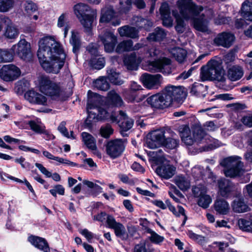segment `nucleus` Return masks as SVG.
<instances>
[{
    "mask_svg": "<svg viewBox=\"0 0 252 252\" xmlns=\"http://www.w3.org/2000/svg\"><path fill=\"white\" fill-rule=\"evenodd\" d=\"M37 57L47 72L57 74L64 64L65 54L55 36H46L39 41Z\"/></svg>",
    "mask_w": 252,
    "mask_h": 252,
    "instance_id": "1",
    "label": "nucleus"
},
{
    "mask_svg": "<svg viewBox=\"0 0 252 252\" xmlns=\"http://www.w3.org/2000/svg\"><path fill=\"white\" fill-rule=\"evenodd\" d=\"M186 97L185 88L180 86L168 85L165 88L162 94L148 97L147 102L152 107L163 109L170 106L174 101H182Z\"/></svg>",
    "mask_w": 252,
    "mask_h": 252,
    "instance_id": "2",
    "label": "nucleus"
},
{
    "mask_svg": "<svg viewBox=\"0 0 252 252\" xmlns=\"http://www.w3.org/2000/svg\"><path fill=\"white\" fill-rule=\"evenodd\" d=\"M177 5L185 19H193V26L196 30L204 32H209L208 20L201 16L199 18H194L203 11L202 6L196 5L191 0H178Z\"/></svg>",
    "mask_w": 252,
    "mask_h": 252,
    "instance_id": "3",
    "label": "nucleus"
},
{
    "mask_svg": "<svg viewBox=\"0 0 252 252\" xmlns=\"http://www.w3.org/2000/svg\"><path fill=\"white\" fill-rule=\"evenodd\" d=\"M168 133V131L162 129L153 131L151 138L147 140L148 147L150 149H155L162 145L169 149L176 148L179 145V139L176 138L175 133H173L171 137H168L167 135Z\"/></svg>",
    "mask_w": 252,
    "mask_h": 252,
    "instance_id": "4",
    "label": "nucleus"
},
{
    "mask_svg": "<svg viewBox=\"0 0 252 252\" xmlns=\"http://www.w3.org/2000/svg\"><path fill=\"white\" fill-rule=\"evenodd\" d=\"M200 77L202 81L217 80L223 82L225 81L224 70L220 63L216 60H211L206 66L201 67Z\"/></svg>",
    "mask_w": 252,
    "mask_h": 252,
    "instance_id": "5",
    "label": "nucleus"
},
{
    "mask_svg": "<svg viewBox=\"0 0 252 252\" xmlns=\"http://www.w3.org/2000/svg\"><path fill=\"white\" fill-rule=\"evenodd\" d=\"M93 219L101 222L106 220L108 227L114 230V234L117 238H120L123 241L128 239V234L125 226L122 223L117 221L113 216L107 214L104 212H101L94 216Z\"/></svg>",
    "mask_w": 252,
    "mask_h": 252,
    "instance_id": "6",
    "label": "nucleus"
},
{
    "mask_svg": "<svg viewBox=\"0 0 252 252\" xmlns=\"http://www.w3.org/2000/svg\"><path fill=\"white\" fill-rule=\"evenodd\" d=\"M74 11L84 28L85 32H90L94 19L96 17V11L91 9L90 6L84 3H80L74 6Z\"/></svg>",
    "mask_w": 252,
    "mask_h": 252,
    "instance_id": "7",
    "label": "nucleus"
},
{
    "mask_svg": "<svg viewBox=\"0 0 252 252\" xmlns=\"http://www.w3.org/2000/svg\"><path fill=\"white\" fill-rule=\"evenodd\" d=\"M238 156H231L225 158L221 164L225 167L223 170L226 177L233 178L241 176L244 172L243 164Z\"/></svg>",
    "mask_w": 252,
    "mask_h": 252,
    "instance_id": "8",
    "label": "nucleus"
},
{
    "mask_svg": "<svg viewBox=\"0 0 252 252\" xmlns=\"http://www.w3.org/2000/svg\"><path fill=\"white\" fill-rule=\"evenodd\" d=\"M38 88L43 94L54 98L59 97L61 93L58 84L46 75H41L38 77Z\"/></svg>",
    "mask_w": 252,
    "mask_h": 252,
    "instance_id": "9",
    "label": "nucleus"
},
{
    "mask_svg": "<svg viewBox=\"0 0 252 252\" xmlns=\"http://www.w3.org/2000/svg\"><path fill=\"white\" fill-rule=\"evenodd\" d=\"M88 117L86 120L87 125L91 124V119H96V120H107L110 119L112 122H117V117L110 115L106 110L101 108L97 107L94 105L91 100L88 101L87 107Z\"/></svg>",
    "mask_w": 252,
    "mask_h": 252,
    "instance_id": "10",
    "label": "nucleus"
},
{
    "mask_svg": "<svg viewBox=\"0 0 252 252\" xmlns=\"http://www.w3.org/2000/svg\"><path fill=\"white\" fill-rule=\"evenodd\" d=\"M180 136L182 141L187 145H191L194 141H202L205 136L203 130L200 127H196L193 131L194 138L191 136V132L189 126H184L180 129Z\"/></svg>",
    "mask_w": 252,
    "mask_h": 252,
    "instance_id": "11",
    "label": "nucleus"
},
{
    "mask_svg": "<svg viewBox=\"0 0 252 252\" xmlns=\"http://www.w3.org/2000/svg\"><path fill=\"white\" fill-rule=\"evenodd\" d=\"M99 38L103 43L106 52L111 53L114 51L117 43V37L113 32L104 29L101 31Z\"/></svg>",
    "mask_w": 252,
    "mask_h": 252,
    "instance_id": "12",
    "label": "nucleus"
},
{
    "mask_svg": "<svg viewBox=\"0 0 252 252\" xmlns=\"http://www.w3.org/2000/svg\"><path fill=\"white\" fill-rule=\"evenodd\" d=\"M125 149L124 141L122 139L110 140L107 142L106 145V153L113 159L121 156Z\"/></svg>",
    "mask_w": 252,
    "mask_h": 252,
    "instance_id": "13",
    "label": "nucleus"
},
{
    "mask_svg": "<svg viewBox=\"0 0 252 252\" xmlns=\"http://www.w3.org/2000/svg\"><path fill=\"white\" fill-rule=\"evenodd\" d=\"M20 69L12 64L4 65L0 70L1 79L7 82L16 80L20 76Z\"/></svg>",
    "mask_w": 252,
    "mask_h": 252,
    "instance_id": "14",
    "label": "nucleus"
},
{
    "mask_svg": "<svg viewBox=\"0 0 252 252\" xmlns=\"http://www.w3.org/2000/svg\"><path fill=\"white\" fill-rule=\"evenodd\" d=\"M11 50L24 60H28L32 57L31 45L25 39L20 40L12 47Z\"/></svg>",
    "mask_w": 252,
    "mask_h": 252,
    "instance_id": "15",
    "label": "nucleus"
},
{
    "mask_svg": "<svg viewBox=\"0 0 252 252\" xmlns=\"http://www.w3.org/2000/svg\"><path fill=\"white\" fill-rule=\"evenodd\" d=\"M171 60L167 58L159 59L151 63L150 65L155 71L160 72L164 74H169L171 72Z\"/></svg>",
    "mask_w": 252,
    "mask_h": 252,
    "instance_id": "16",
    "label": "nucleus"
},
{
    "mask_svg": "<svg viewBox=\"0 0 252 252\" xmlns=\"http://www.w3.org/2000/svg\"><path fill=\"white\" fill-rule=\"evenodd\" d=\"M234 35L230 33L222 32L218 34L214 39V43L217 46L224 48H229L234 41Z\"/></svg>",
    "mask_w": 252,
    "mask_h": 252,
    "instance_id": "17",
    "label": "nucleus"
},
{
    "mask_svg": "<svg viewBox=\"0 0 252 252\" xmlns=\"http://www.w3.org/2000/svg\"><path fill=\"white\" fill-rule=\"evenodd\" d=\"M162 76L160 74L151 75L147 73L143 74L141 80L143 85L148 89L157 88L160 84Z\"/></svg>",
    "mask_w": 252,
    "mask_h": 252,
    "instance_id": "18",
    "label": "nucleus"
},
{
    "mask_svg": "<svg viewBox=\"0 0 252 252\" xmlns=\"http://www.w3.org/2000/svg\"><path fill=\"white\" fill-rule=\"evenodd\" d=\"M219 192L224 197H227L235 190V185L230 180L225 178L218 180Z\"/></svg>",
    "mask_w": 252,
    "mask_h": 252,
    "instance_id": "19",
    "label": "nucleus"
},
{
    "mask_svg": "<svg viewBox=\"0 0 252 252\" xmlns=\"http://www.w3.org/2000/svg\"><path fill=\"white\" fill-rule=\"evenodd\" d=\"M24 96L25 99L31 103L41 105H45L46 104V97L33 90L27 91L25 94Z\"/></svg>",
    "mask_w": 252,
    "mask_h": 252,
    "instance_id": "20",
    "label": "nucleus"
},
{
    "mask_svg": "<svg viewBox=\"0 0 252 252\" xmlns=\"http://www.w3.org/2000/svg\"><path fill=\"white\" fill-rule=\"evenodd\" d=\"M176 168L170 164H162L156 169L157 173L161 177L168 179L175 174Z\"/></svg>",
    "mask_w": 252,
    "mask_h": 252,
    "instance_id": "21",
    "label": "nucleus"
},
{
    "mask_svg": "<svg viewBox=\"0 0 252 252\" xmlns=\"http://www.w3.org/2000/svg\"><path fill=\"white\" fill-rule=\"evenodd\" d=\"M120 120L117 118V123H119L120 129L124 131H128L133 126L134 121L133 119L128 118L126 114L123 111L119 112Z\"/></svg>",
    "mask_w": 252,
    "mask_h": 252,
    "instance_id": "22",
    "label": "nucleus"
},
{
    "mask_svg": "<svg viewBox=\"0 0 252 252\" xmlns=\"http://www.w3.org/2000/svg\"><path fill=\"white\" fill-rule=\"evenodd\" d=\"M2 21L7 25L4 35L9 39H15L19 34L18 29L12 23L11 21L8 17H5L2 19Z\"/></svg>",
    "mask_w": 252,
    "mask_h": 252,
    "instance_id": "23",
    "label": "nucleus"
},
{
    "mask_svg": "<svg viewBox=\"0 0 252 252\" xmlns=\"http://www.w3.org/2000/svg\"><path fill=\"white\" fill-rule=\"evenodd\" d=\"M118 31L121 37H127L131 38H136L139 37V31L135 28L126 25L118 29Z\"/></svg>",
    "mask_w": 252,
    "mask_h": 252,
    "instance_id": "24",
    "label": "nucleus"
},
{
    "mask_svg": "<svg viewBox=\"0 0 252 252\" xmlns=\"http://www.w3.org/2000/svg\"><path fill=\"white\" fill-rule=\"evenodd\" d=\"M31 243L44 252H50V248L46 240L41 237L31 236L29 237Z\"/></svg>",
    "mask_w": 252,
    "mask_h": 252,
    "instance_id": "25",
    "label": "nucleus"
},
{
    "mask_svg": "<svg viewBox=\"0 0 252 252\" xmlns=\"http://www.w3.org/2000/svg\"><path fill=\"white\" fill-rule=\"evenodd\" d=\"M176 185L182 190H186L190 186V180L187 176L183 175L176 176L174 179Z\"/></svg>",
    "mask_w": 252,
    "mask_h": 252,
    "instance_id": "26",
    "label": "nucleus"
},
{
    "mask_svg": "<svg viewBox=\"0 0 252 252\" xmlns=\"http://www.w3.org/2000/svg\"><path fill=\"white\" fill-rule=\"evenodd\" d=\"M243 75L242 68L237 65H234L230 67L227 71L228 78L232 81L239 80Z\"/></svg>",
    "mask_w": 252,
    "mask_h": 252,
    "instance_id": "27",
    "label": "nucleus"
},
{
    "mask_svg": "<svg viewBox=\"0 0 252 252\" xmlns=\"http://www.w3.org/2000/svg\"><path fill=\"white\" fill-rule=\"evenodd\" d=\"M107 102L110 105L115 106H121L123 101L121 97L114 90L108 92Z\"/></svg>",
    "mask_w": 252,
    "mask_h": 252,
    "instance_id": "28",
    "label": "nucleus"
},
{
    "mask_svg": "<svg viewBox=\"0 0 252 252\" xmlns=\"http://www.w3.org/2000/svg\"><path fill=\"white\" fill-rule=\"evenodd\" d=\"M71 35L69 39V43L73 47V52L75 54L78 53L80 46L81 40L79 33L76 30L71 32Z\"/></svg>",
    "mask_w": 252,
    "mask_h": 252,
    "instance_id": "29",
    "label": "nucleus"
},
{
    "mask_svg": "<svg viewBox=\"0 0 252 252\" xmlns=\"http://www.w3.org/2000/svg\"><path fill=\"white\" fill-rule=\"evenodd\" d=\"M233 210L236 213H243L249 210V207L243 198H236L232 204Z\"/></svg>",
    "mask_w": 252,
    "mask_h": 252,
    "instance_id": "30",
    "label": "nucleus"
},
{
    "mask_svg": "<svg viewBox=\"0 0 252 252\" xmlns=\"http://www.w3.org/2000/svg\"><path fill=\"white\" fill-rule=\"evenodd\" d=\"M215 210L219 214L225 215L229 210L227 202L223 199H218L214 204Z\"/></svg>",
    "mask_w": 252,
    "mask_h": 252,
    "instance_id": "31",
    "label": "nucleus"
},
{
    "mask_svg": "<svg viewBox=\"0 0 252 252\" xmlns=\"http://www.w3.org/2000/svg\"><path fill=\"white\" fill-rule=\"evenodd\" d=\"M166 35V33L163 29L157 27L152 33L149 34L147 39L151 41H159L164 38Z\"/></svg>",
    "mask_w": 252,
    "mask_h": 252,
    "instance_id": "32",
    "label": "nucleus"
},
{
    "mask_svg": "<svg viewBox=\"0 0 252 252\" xmlns=\"http://www.w3.org/2000/svg\"><path fill=\"white\" fill-rule=\"evenodd\" d=\"M107 77L112 84L116 85H121L124 81L121 79L120 74L117 72L115 69H109L107 71Z\"/></svg>",
    "mask_w": 252,
    "mask_h": 252,
    "instance_id": "33",
    "label": "nucleus"
},
{
    "mask_svg": "<svg viewBox=\"0 0 252 252\" xmlns=\"http://www.w3.org/2000/svg\"><path fill=\"white\" fill-rule=\"evenodd\" d=\"M145 230L146 233L150 234L148 239L151 243L156 245H160L164 241V237L158 235L152 229L146 227Z\"/></svg>",
    "mask_w": 252,
    "mask_h": 252,
    "instance_id": "34",
    "label": "nucleus"
},
{
    "mask_svg": "<svg viewBox=\"0 0 252 252\" xmlns=\"http://www.w3.org/2000/svg\"><path fill=\"white\" fill-rule=\"evenodd\" d=\"M170 53L176 60L180 63H183L185 61L187 56V51L179 47L172 48L170 51Z\"/></svg>",
    "mask_w": 252,
    "mask_h": 252,
    "instance_id": "35",
    "label": "nucleus"
},
{
    "mask_svg": "<svg viewBox=\"0 0 252 252\" xmlns=\"http://www.w3.org/2000/svg\"><path fill=\"white\" fill-rule=\"evenodd\" d=\"M125 65L128 70H135L138 68V63L135 54H132L126 57L124 60Z\"/></svg>",
    "mask_w": 252,
    "mask_h": 252,
    "instance_id": "36",
    "label": "nucleus"
},
{
    "mask_svg": "<svg viewBox=\"0 0 252 252\" xmlns=\"http://www.w3.org/2000/svg\"><path fill=\"white\" fill-rule=\"evenodd\" d=\"M83 140L86 146L91 150H95L96 145L95 140L93 136L90 134L83 132L82 133Z\"/></svg>",
    "mask_w": 252,
    "mask_h": 252,
    "instance_id": "37",
    "label": "nucleus"
},
{
    "mask_svg": "<svg viewBox=\"0 0 252 252\" xmlns=\"http://www.w3.org/2000/svg\"><path fill=\"white\" fill-rule=\"evenodd\" d=\"M132 1L133 3L139 9L144 8L146 3L144 0H126L125 1L126 6H123V12L126 13L131 7Z\"/></svg>",
    "mask_w": 252,
    "mask_h": 252,
    "instance_id": "38",
    "label": "nucleus"
},
{
    "mask_svg": "<svg viewBox=\"0 0 252 252\" xmlns=\"http://www.w3.org/2000/svg\"><path fill=\"white\" fill-rule=\"evenodd\" d=\"M242 14L246 20L252 21V3L244 1L241 8Z\"/></svg>",
    "mask_w": 252,
    "mask_h": 252,
    "instance_id": "39",
    "label": "nucleus"
},
{
    "mask_svg": "<svg viewBox=\"0 0 252 252\" xmlns=\"http://www.w3.org/2000/svg\"><path fill=\"white\" fill-rule=\"evenodd\" d=\"M115 18L114 11L111 8H107L102 10L100 23H108L113 20Z\"/></svg>",
    "mask_w": 252,
    "mask_h": 252,
    "instance_id": "40",
    "label": "nucleus"
},
{
    "mask_svg": "<svg viewBox=\"0 0 252 252\" xmlns=\"http://www.w3.org/2000/svg\"><path fill=\"white\" fill-rule=\"evenodd\" d=\"M132 23L139 29H147L152 26V23L147 19L139 16H134Z\"/></svg>",
    "mask_w": 252,
    "mask_h": 252,
    "instance_id": "41",
    "label": "nucleus"
},
{
    "mask_svg": "<svg viewBox=\"0 0 252 252\" xmlns=\"http://www.w3.org/2000/svg\"><path fill=\"white\" fill-rule=\"evenodd\" d=\"M133 42L131 40H124L117 45L116 51L118 53H121L126 51L132 50Z\"/></svg>",
    "mask_w": 252,
    "mask_h": 252,
    "instance_id": "42",
    "label": "nucleus"
},
{
    "mask_svg": "<svg viewBox=\"0 0 252 252\" xmlns=\"http://www.w3.org/2000/svg\"><path fill=\"white\" fill-rule=\"evenodd\" d=\"M94 86L98 90L106 91L110 87V85L105 77H100L94 82Z\"/></svg>",
    "mask_w": 252,
    "mask_h": 252,
    "instance_id": "43",
    "label": "nucleus"
},
{
    "mask_svg": "<svg viewBox=\"0 0 252 252\" xmlns=\"http://www.w3.org/2000/svg\"><path fill=\"white\" fill-rule=\"evenodd\" d=\"M125 98L129 102H140L145 98L144 96H141V97H138V93L129 90L125 91L124 93Z\"/></svg>",
    "mask_w": 252,
    "mask_h": 252,
    "instance_id": "44",
    "label": "nucleus"
},
{
    "mask_svg": "<svg viewBox=\"0 0 252 252\" xmlns=\"http://www.w3.org/2000/svg\"><path fill=\"white\" fill-rule=\"evenodd\" d=\"M31 129L37 133H45L46 130L45 126L41 124L40 122H35L34 121H30L27 123Z\"/></svg>",
    "mask_w": 252,
    "mask_h": 252,
    "instance_id": "45",
    "label": "nucleus"
},
{
    "mask_svg": "<svg viewBox=\"0 0 252 252\" xmlns=\"http://www.w3.org/2000/svg\"><path fill=\"white\" fill-rule=\"evenodd\" d=\"M238 225L240 229L243 231L252 232V220H248L244 219H240L238 220Z\"/></svg>",
    "mask_w": 252,
    "mask_h": 252,
    "instance_id": "46",
    "label": "nucleus"
},
{
    "mask_svg": "<svg viewBox=\"0 0 252 252\" xmlns=\"http://www.w3.org/2000/svg\"><path fill=\"white\" fill-rule=\"evenodd\" d=\"M66 122H62L58 127V130L65 137L68 138L74 139L75 136L74 135L73 131H70V134H69L67 128L65 127Z\"/></svg>",
    "mask_w": 252,
    "mask_h": 252,
    "instance_id": "47",
    "label": "nucleus"
},
{
    "mask_svg": "<svg viewBox=\"0 0 252 252\" xmlns=\"http://www.w3.org/2000/svg\"><path fill=\"white\" fill-rule=\"evenodd\" d=\"M192 191L195 197L200 198L206 193L207 189L204 185L199 184L193 186L192 189Z\"/></svg>",
    "mask_w": 252,
    "mask_h": 252,
    "instance_id": "48",
    "label": "nucleus"
},
{
    "mask_svg": "<svg viewBox=\"0 0 252 252\" xmlns=\"http://www.w3.org/2000/svg\"><path fill=\"white\" fill-rule=\"evenodd\" d=\"M13 0H0V12H5L13 8Z\"/></svg>",
    "mask_w": 252,
    "mask_h": 252,
    "instance_id": "49",
    "label": "nucleus"
},
{
    "mask_svg": "<svg viewBox=\"0 0 252 252\" xmlns=\"http://www.w3.org/2000/svg\"><path fill=\"white\" fill-rule=\"evenodd\" d=\"M113 131L114 130L112 126L109 124H106L101 127L99 133L102 137L108 138L113 134Z\"/></svg>",
    "mask_w": 252,
    "mask_h": 252,
    "instance_id": "50",
    "label": "nucleus"
},
{
    "mask_svg": "<svg viewBox=\"0 0 252 252\" xmlns=\"http://www.w3.org/2000/svg\"><path fill=\"white\" fill-rule=\"evenodd\" d=\"M133 252H153V250L149 249L146 247V242L145 240L141 241L138 244L135 245L133 249Z\"/></svg>",
    "mask_w": 252,
    "mask_h": 252,
    "instance_id": "51",
    "label": "nucleus"
},
{
    "mask_svg": "<svg viewBox=\"0 0 252 252\" xmlns=\"http://www.w3.org/2000/svg\"><path fill=\"white\" fill-rule=\"evenodd\" d=\"M212 202L211 197L206 193L201 196L198 200V204L201 207L206 209L208 208Z\"/></svg>",
    "mask_w": 252,
    "mask_h": 252,
    "instance_id": "52",
    "label": "nucleus"
},
{
    "mask_svg": "<svg viewBox=\"0 0 252 252\" xmlns=\"http://www.w3.org/2000/svg\"><path fill=\"white\" fill-rule=\"evenodd\" d=\"M91 62L94 68L100 69L104 66L105 61L104 58L99 57L97 59H92Z\"/></svg>",
    "mask_w": 252,
    "mask_h": 252,
    "instance_id": "53",
    "label": "nucleus"
},
{
    "mask_svg": "<svg viewBox=\"0 0 252 252\" xmlns=\"http://www.w3.org/2000/svg\"><path fill=\"white\" fill-rule=\"evenodd\" d=\"M13 60L12 54L6 50H2L0 49V63L10 62Z\"/></svg>",
    "mask_w": 252,
    "mask_h": 252,
    "instance_id": "54",
    "label": "nucleus"
},
{
    "mask_svg": "<svg viewBox=\"0 0 252 252\" xmlns=\"http://www.w3.org/2000/svg\"><path fill=\"white\" fill-rule=\"evenodd\" d=\"M66 26H69V22L68 21V16L66 13H63L58 18L57 26L58 27L61 28L64 27Z\"/></svg>",
    "mask_w": 252,
    "mask_h": 252,
    "instance_id": "55",
    "label": "nucleus"
},
{
    "mask_svg": "<svg viewBox=\"0 0 252 252\" xmlns=\"http://www.w3.org/2000/svg\"><path fill=\"white\" fill-rule=\"evenodd\" d=\"M178 211H176V209L174 206L173 205L170 206L168 208L169 210L173 213V214L176 216H179L180 215H183L185 216V220L184 221V223H185L187 217L185 216V209L181 206H178L177 207Z\"/></svg>",
    "mask_w": 252,
    "mask_h": 252,
    "instance_id": "56",
    "label": "nucleus"
},
{
    "mask_svg": "<svg viewBox=\"0 0 252 252\" xmlns=\"http://www.w3.org/2000/svg\"><path fill=\"white\" fill-rule=\"evenodd\" d=\"M25 11L29 14L34 12L37 9L36 5L31 1H26L24 4Z\"/></svg>",
    "mask_w": 252,
    "mask_h": 252,
    "instance_id": "57",
    "label": "nucleus"
},
{
    "mask_svg": "<svg viewBox=\"0 0 252 252\" xmlns=\"http://www.w3.org/2000/svg\"><path fill=\"white\" fill-rule=\"evenodd\" d=\"M162 20V24L166 27H171L173 25V20L170 14L161 16Z\"/></svg>",
    "mask_w": 252,
    "mask_h": 252,
    "instance_id": "58",
    "label": "nucleus"
},
{
    "mask_svg": "<svg viewBox=\"0 0 252 252\" xmlns=\"http://www.w3.org/2000/svg\"><path fill=\"white\" fill-rule=\"evenodd\" d=\"M202 88L203 86L200 84H194L190 89V93L194 95H199Z\"/></svg>",
    "mask_w": 252,
    "mask_h": 252,
    "instance_id": "59",
    "label": "nucleus"
},
{
    "mask_svg": "<svg viewBox=\"0 0 252 252\" xmlns=\"http://www.w3.org/2000/svg\"><path fill=\"white\" fill-rule=\"evenodd\" d=\"M177 25L175 29L178 33H182L185 31V23L183 19L180 18L176 19Z\"/></svg>",
    "mask_w": 252,
    "mask_h": 252,
    "instance_id": "60",
    "label": "nucleus"
},
{
    "mask_svg": "<svg viewBox=\"0 0 252 252\" xmlns=\"http://www.w3.org/2000/svg\"><path fill=\"white\" fill-rule=\"evenodd\" d=\"M35 165L40 171V172L47 177L49 178L52 176L51 173L48 171L47 169L43 166L42 164L39 163H36Z\"/></svg>",
    "mask_w": 252,
    "mask_h": 252,
    "instance_id": "61",
    "label": "nucleus"
},
{
    "mask_svg": "<svg viewBox=\"0 0 252 252\" xmlns=\"http://www.w3.org/2000/svg\"><path fill=\"white\" fill-rule=\"evenodd\" d=\"M35 165L40 171V172L47 177L49 178L52 176L51 173L48 171L47 169L43 166L42 164L39 163H36Z\"/></svg>",
    "mask_w": 252,
    "mask_h": 252,
    "instance_id": "62",
    "label": "nucleus"
},
{
    "mask_svg": "<svg viewBox=\"0 0 252 252\" xmlns=\"http://www.w3.org/2000/svg\"><path fill=\"white\" fill-rule=\"evenodd\" d=\"M79 232L83 235L89 242H91L94 237L93 233L89 231L87 229H80Z\"/></svg>",
    "mask_w": 252,
    "mask_h": 252,
    "instance_id": "63",
    "label": "nucleus"
},
{
    "mask_svg": "<svg viewBox=\"0 0 252 252\" xmlns=\"http://www.w3.org/2000/svg\"><path fill=\"white\" fill-rule=\"evenodd\" d=\"M241 122L244 125L250 127H252V115L244 116L241 119Z\"/></svg>",
    "mask_w": 252,
    "mask_h": 252,
    "instance_id": "64",
    "label": "nucleus"
}]
</instances>
